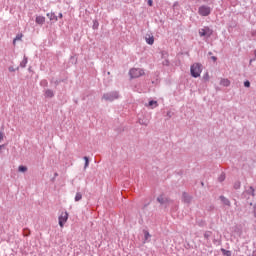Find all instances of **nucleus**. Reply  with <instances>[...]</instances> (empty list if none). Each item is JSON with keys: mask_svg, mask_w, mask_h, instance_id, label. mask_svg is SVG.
Listing matches in <instances>:
<instances>
[{"mask_svg": "<svg viewBox=\"0 0 256 256\" xmlns=\"http://www.w3.org/2000/svg\"><path fill=\"white\" fill-rule=\"evenodd\" d=\"M149 7H153V0H148Z\"/></svg>", "mask_w": 256, "mask_h": 256, "instance_id": "33", "label": "nucleus"}, {"mask_svg": "<svg viewBox=\"0 0 256 256\" xmlns=\"http://www.w3.org/2000/svg\"><path fill=\"white\" fill-rule=\"evenodd\" d=\"M157 201L158 203H160V205H165V207H167V203H169V198L163 195H160L157 197Z\"/></svg>", "mask_w": 256, "mask_h": 256, "instance_id": "7", "label": "nucleus"}, {"mask_svg": "<svg viewBox=\"0 0 256 256\" xmlns=\"http://www.w3.org/2000/svg\"><path fill=\"white\" fill-rule=\"evenodd\" d=\"M211 59H212V61H217V57L216 56H212Z\"/></svg>", "mask_w": 256, "mask_h": 256, "instance_id": "37", "label": "nucleus"}, {"mask_svg": "<svg viewBox=\"0 0 256 256\" xmlns=\"http://www.w3.org/2000/svg\"><path fill=\"white\" fill-rule=\"evenodd\" d=\"M221 253L225 256H231L232 253L230 250H225V248H221Z\"/></svg>", "mask_w": 256, "mask_h": 256, "instance_id": "21", "label": "nucleus"}, {"mask_svg": "<svg viewBox=\"0 0 256 256\" xmlns=\"http://www.w3.org/2000/svg\"><path fill=\"white\" fill-rule=\"evenodd\" d=\"M139 124L147 126V125H149V121L139 119Z\"/></svg>", "mask_w": 256, "mask_h": 256, "instance_id": "29", "label": "nucleus"}, {"mask_svg": "<svg viewBox=\"0 0 256 256\" xmlns=\"http://www.w3.org/2000/svg\"><path fill=\"white\" fill-rule=\"evenodd\" d=\"M27 63H28V58L27 56H24L23 60L20 62V67H22V69H25V67H27Z\"/></svg>", "mask_w": 256, "mask_h": 256, "instance_id": "17", "label": "nucleus"}, {"mask_svg": "<svg viewBox=\"0 0 256 256\" xmlns=\"http://www.w3.org/2000/svg\"><path fill=\"white\" fill-rule=\"evenodd\" d=\"M219 199L221 203H223V205H226L227 207H231V201L227 197L221 195Z\"/></svg>", "mask_w": 256, "mask_h": 256, "instance_id": "10", "label": "nucleus"}, {"mask_svg": "<svg viewBox=\"0 0 256 256\" xmlns=\"http://www.w3.org/2000/svg\"><path fill=\"white\" fill-rule=\"evenodd\" d=\"M82 199H83V194H81V192H77L76 195H75L74 200H75L76 202H79V201H81Z\"/></svg>", "mask_w": 256, "mask_h": 256, "instance_id": "19", "label": "nucleus"}, {"mask_svg": "<svg viewBox=\"0 0 256 256\" xmlns=\"http://www.w3.org/2000/svg\"><path fill=\"white\" fill-rule=\"evenodd\" d=\"M3 147H5V145H0V149H3Z\"/></svg>", "mask_w": 256, "mask_h": 256, "instance_id": "41", "label": "nucleus"}, {"mask_svg": "<svg viewBox=\"0 0 256 256\" xmlns=\"http://www.w3.org/2000/svg\"><path fill=\"white\" fill-rule=\"evenodd\" d=\"M130 79H137L139 77H143L145 75V70L141 68H132L129 71Z\"/></svg>", "mask_w": 256, "mask_h": 256, "instance_id": "3", "label": "nucleus"}, {"mask_svg": "<svg viewBox=\"0 0 256 256\" xmlns=\"http://www.w3.org/2000/svg\"><path fill=\"white\" fill-rule=\"evenodd\" d=\"M22 37H23V34H17L13 40V45H15V43H17V41H21Z\"/></svg>", "mask_w": 256, "mask_h": 256, "instance_id": "20", "label": "nucleus"}, {"mask_svg": "<svg viewBox=\"0 0 256 256\" xmlns=\"http://www.w3.org/2000/svg\"><path fill=\"white\" fill-rule=\"evenodd\" d=\"M35 21H36L37 25H43L45 23V17L37 16Z\"/></svg>", "mask_w": 256, "mask_h": 256, "instance_id": "13", "label": "nucleus"}, {"mask_svg": "<svg viewBox=\"0 0 256 256\" xmlns=\"http://www.w3.org/2000/svg\"><path fill=\"white\" fill-rule=\"evenodd\" d=\"M203 72V65L201 63H194L190 67V75L197 79V77H201V73Z\"/></svg>", "mask_w": 256, "mask_h": 256, "instance_id": "1", "label": "nucleus"}, {"mask_svg": "<svg viewBox=\"0 0 256 256\" xmlns=\"http://www.w3.org/2000/svg\"><path fill=\"white\" fill-rule=\"evenodd\" d=\"M40 86L41 87H49V82H47V80L43 79L40 81Z\"/></svg>", "mask_w": 256, "mask_h": 256, "instance_id": "22", "label": "nucleus"}, {"mask_svg": "<svg viewBox=\"0 0 256 256\" xmlns=\"http://www.w3.org/2000/svg\"><path fill=\"white\" fill-rule=\"evenodd\" d=\"M144 233V243H147L151 239V234L147 230H143Z\"/></svg>", "mask_w": 256, "mask_h": 256, "instance_id": "14", "label": "nucleus"}, {"mask_svg": "<svg viewBox=\"0 0 256 256\" xmlns=\"http://www.w3.org/2000/svg\"><path fill=\"white\" fill-rule=\"evenodd\" d=\"M102 99H104V101L113 102L115 101V99H119V91H111L104 93Z\"/></svg>", "mask_w": 256, "mask_h": 256, "instance_id": "2", "label": "nucleus"}, {"mask_svg": "<svg viewBox=\"0 0 256 256\" xmlns=\"http://www.w3.org/2000/svg\"><path fill=\"white\" fill-rule=\"evenodd\" d=\"M8 71H10V73H15L16 69H14L13 66H10V67L8 68Z\"/></svg>", "mask_w": 256, "mask_h": 256, "instance_id": "31", "label": "nucleus"}, {"mask_svg": "<svg viewBox=\"0 0 256 256\" xmlns=\"http://www.w3.org/2000/svg\"><path fill=\"white\" fill-rule=\"evenodd\" d=\"M59 18L63 19V13H59Z\"/></svg>", "mask_w": 256, "mask_h": 256, "instance_id": "38", "label": "nucleus"}, {"mask_svg": "<svg viewBox=\"0 0 256 256\" xmlns=\"http://www.w3.org/2000/svg\"><path fill=\"white\" fill-rule=\"evenodd\" d=\"M182 201L189 204V203H191V201H193V197H191V195H189L187 192H183Z\"/></svg>", "mask_w": 256, "mask_h": 256, "instance_id": "8", "label": "nucleus"}, {"mask_svg": "<svg viewBox=\"0 0 256 256\" xmlns=\"http://www.w3.org/2000/svg\"><path fill=\"white\" fill-rule=\"evenodd\" d=\"M4 138H5V134L3 132H0V143L1 141H3Z\"/></svg>", "mask_w": 256, "mask_h": 256, "instance_id": "32", "label": "nucleus"}, {"mask_svg": "<svg viewBox=\"0 0 256 256\" xmlns=\"http://www.w3.org/2000/svg\"><path fill=\"white\" fill-rule=\"evenodd\" d=\"M254 217H256V213H254Z\"/></svg>", "mask_w": 256, "mask_h": 256, "instance_id": "44", "label": "nucleus"}, {"mask_svg": "<svg viewBox=\"0 0 256 256\" xmlns=\"http://www.w3.org/2000/svg\"><path fill=\"white\" fill-rule=\"evenodd\" d=\"M244 87H247V88L251 87V82L249 80H246L244 82Z\"/></svg>", "mask_w": 256, "mask_h": 256, "instance_id": "30", "label": "nucleus"}, {"mask_svg": "<svg viewBox=\"0 0 256 256\" xmlns=\"http://www.w3.org/2000/svg\"><path fill=\"white\" fill-rule=\"evenodd\" d=\"M163 65H166V67H169V60H165V61L163 62Z\"/></svg>", "mask_w": 256, "mask_h": 256, "instance_id": "35", "label": "nucleus"}, {"mask_svg": "<svg viewBox=\"0 0 256 256\" xmlns=\"http://www.w3.org/2000/svg\"><path fill=\"white\" fill-rule=\"evenodd\" d=\"M218 181L220 183H223V181H225V173H222L219 177H218Z\"/></svg>", "mask_w": 256, "mask_h": 256, "instance_id": "26", "label": "nucleus"}, {"mask_svg": "<svg viewBox=\"0 0 256 256\" xmlns=\"http://www.w3.org/2000/svg\"><path fill=\"white\" fill-rule=\"evenodd\" d=\"M211 235H213V232H211V231H206V232L204 233V238H205V239H209V238L211 237Z\"/></svg>", "mask_w": 256, "mask_h": 256, "instance_id": "25", "label": "nucleus"}, {"mask_svg": "<svg viewBox=\"0 0 256 256\" xmlns=\"http://www.w3.org/2000/svg\"><path fill=\"white\" fill-rule=\"evenodd\" d=\"M145 40L147 45H153V43H155V37H153L151 34H147Z\"/></svg>", "mask_w": 256, "mask_h": 256, "instance_id": "11", "label": "nucleus"}, {"mask_svg": "<svg viewBox=\"0 0 256 256\" xmlns=\"http://www.w3.org/2000/svg\"><path fill=\"white\" fill-rule=\"evenodd\" d=\"M234 189H241V182L240 181H236L234 183Z\"/></svg>", "mask_w": 256, "mask_h": 256, "instance_id": "27", "label": "nucleus"}, {"mask_svg": "<svg viewBox=\"0 0 256 256\" xmlns=\"http://www.w3.org/2000/svg\"><path fill=\"white\" fill-rule=\"evenodd\" d=\"M85 164H84V169H87V167H89V157L84 156L83 157Z\"/></svg>", "mask_w": 256, "mask_h": 256, "instance_id": "24", "label": "nucleus"}, {"mask_svg": "<svg viewBox=\"0 0 256 256\" xmlns=\"http://www.w3.org/2000/svg\"><path fill=\"white\" fill-rule=\"evenodd\" d=\"M211 11H213V9L207 5H201L198 8V14L200 17H209V15H211Z\"/></svg>", "mask_w": 256, "mask_h": 256, "instance_id": "4", "label": "nucleus"}, {"mask_svg": "<svg viewBox=\"0 0 256 256\" xmlns=\"http://www.w3.org/2000/svg\"><path fill=\"white\" fill-rule=\"evenodd\" d=\"M44 95L46 99H53V97H55V92H53L51 89H46L44 90Z\"/></svg>", "mask_w": 256, "mask_h": 256, "instance_id": "9", "label": "nucleus"}, {"mask_svg": "<svg viewBox=\"0 0 256 256\" xmlns=\"http://www.w3.org/2000/svg\"><path fill=\"white\" fill-rule=\"evenodd\" d=\"M220 85H222L223 87H229L231 85V81H229V79H222L220 81Z\"/></svg>", "mask_w": 256, "mask_h": 256, "instance_id": "16", "label": "nucleus"}, {"mask_svg": "<svg viewBox=\"0 0 256 256\" xmlns=\"http://www.w3.org/2000/svg\"><path fill=\"white\" fill-rule=\"evenodd\" d=\"M246 195H251L252 197H255V188L252 186L249 187L246 191H244L243 196L246 197Z\"/></svg>", "mask_w": 256, "mask_h": 256, "instance_id": "12", "label": "nucleus"}, {"mask_svg": "<svg viewBox=\"0 0 256 256\" xmlns=\"http://www.w3.org/2000/svg\"><path fill=\"white\" fill-rule=\"evenodd\" d=\"M200 37H211L213 35V30L209 27H204L199 30Z\"/></svg>", "mask_w": 256, "mask_h": 256, "instance_id": "5", "label": "nucleus"}, {"mask_svg": "<svg viewBox=\"0 0 256 256\" xmlns=\"http://www.w3.org/2000/svg\"><path fill=\"white\" fill-rule=\"evenodd\" d=\"M67 219H69V213L62 212L61 215L58 218L59 226L60 227H64L65 223H67Z\"/></svg>", "mask_w": 256, "mask_h": 256, "instance_id": "6", "label": "nucleus"}, {"mask_svg": "<svg viewBox=\"0 0 256 256\" xmlns=\"http://www.w3.org/2000/svg\"><path fill=\"white\" fill-rule=\"evenodd\" d=\"M148 105H149V107H153V105H155V107H157V101L151 100L148 102Z\"/></svg>", "mask_w": 256, "mask_h": 256, "instance_id": "28", "label": "nucleus"}, {"mask_svg": "<svg viewBox=\"0 0 256 256\" xmlns=\"http://www.w3.org/2000/svg\"><path fill=\"white\" fill-rule=\"evenodd\" d=\"M97 27H99V23L94 22L93 29H97Z\"/></svg>", "mask_w": 256, "mask_h": 256, "instance_id": "34", "label": "nucleus"}, {"mask_svg": "<svg viewBox=\"0 0 256 256\" xmlns=\"http://www.w3.org/2000/svg\"><path fill=\"white\" fill-rule=\"evenodd\" d=\"M54 177H59V174L57 172L54 173Z\"/></svg>", "mask_w": 256, "mask_h": 256, "instance_id": "40", "label": "nucleus"}, {"mask_svg": "<svg viewBox=\"0 0 256 256\" xmlns=\"http://www.w3.org/2000/svg\"><path fill=\"white\" fill-rule=\"evenodd\" d=\"M70 59L71 61H75V63H77V59H75V56H71Z\"/></svg>", "mask_w": 256, "mask_h": 256, "instance_id": "36", "label": "nucleus"}, {"mask_svg": "<svg viewBox=\"0 0 256 256\" xmlns=\"http://www.w3.org/2000/svg\"><path fill=\"white\" fill-rule=\"evenodd\" d=\"M250 63H253V60H250Z\"/></svg>", "mask_w": 256, "mask_h": 256, "instance_id": "43", "label": "nucleus"}, {"mask_svg": "<svg viewBox=\"0 0 256 256\" xmlns=\"http://www.w3.org/2000/svg\"><path fill=\"white\" fill-rule=\"evenodd\" d=\"M47 17L50 19V21H58L59 19L57 18V15L55 13H47Z\"/></svg>", "mask_w": 256, "mask_h": 256, "instance_id": "15", "label": "nucleus"}, {"mask_svg": "<svg viewBox=\"0 0 256 256\" xmlns=\"http://www.w3.org/2000/svg\"><path fill=\"white\" fill-rule=\"evenodd\" d=\"M208 55H213V52H208Z\"/></svg>", "mask_w": 256, "mask_h": 256, "instance_id": "42", "label": "nucleus"}, {"mask_svg": "<svg viewBox=\"0 0 256 256\" xmlns=\"http://www.w3.org/2000/svg\"><path fill=\"white\" fill-rule=\"evenodd\" d=\"M51 83L54 84L55 89H57V87H59V84L63 83L62 79H56V80H51Z\"/></svg>", "mask_w": 256, "mask_h": 256, "instance_id": "18", "label": "nucleus"}, {"mask_svg": "<svg viewBox=\"0 0 256 256\" xmlns=\"http://www.w3.org/2000/svg\"><path fill=\"white\" fill-rule=\"evenodd\" d=\"M20 173H25L27 171V166L21 165L18 167Z\"/></svg>", "mask_w": 256, "mask_h": 256, "instance_id": "23", "label": "nucleus"}, {"mask_svg": "<svg viewBox=\"0 0 256 256\" xmlns=\"http://www.w3.org/2000/svg\"><path fill=\"white\" fill-rule=\"evenodd\" d=\"M204 79H209V74H206V75L204 76Z\"/></svg>", "mask_w": 256, "mask_h": 256, "instance_id": "39", "label": "nucleus"}]
</instances>
